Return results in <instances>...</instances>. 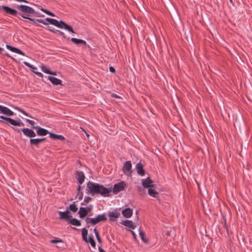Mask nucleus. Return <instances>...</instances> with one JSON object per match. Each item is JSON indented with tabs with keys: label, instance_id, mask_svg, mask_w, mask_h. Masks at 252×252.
I'll list each match as a JSON object with an SVG mask.
<instances>
[{
	"label": "nucleus",
	"instance_id": "nucleus-1",
	"mask_svg": "<svg viewBox=\"0 0 252 252\" xmlns=\"http://www.w3.org/2000/svg\"><path fill=\"white\" fill-rule=\"evenodd\" d=\"M17 8L19 11L23 13V15L20 13L19 14V15L23 18L28 19L32 21L34 24H36V22H38L45 25H47V23L42 19H34L29 17L30 16H32L35 14H36V16L37 17H40V15H37V14L36 13L35 10L30 6L25 5H19L17 6Z\"/></svg>",
	"mask_w": 252,
	"mask_h": 252
},
{
	"label": "nucleus",
	"instance_id": "nucleus-2",
	"mask_svg": "<svg viewBox=\"0 0 252 252\" xmlns=\"http://www.w3.org/2000/svg\"><path fill=\"white\" fill-rule=\"evenodd\" d=\"M87 190L92 195L100 194L103 196H107L111 192V189H107L101 185L89 181L87 184Z\"/></svg>",
	"mask_w": 252,
	"mask_h": 252
},
{
	"label": "nucleus",
	"instance_id": "nucleus-3",
	"mask_svg": "<svg viewBox=\"0 0 252 252\" xmlns=\"http://www.w3.org/2000/svg\"><path fill=\"white\" fill-rule=\"evenodd\" d=\"M106 219L105 215L103 214L97 215L95 218H87L85 220L87 223H91L93 225H95L100 221L106 220Z\"/></svg>",
	"mask_w": 252,
	"mask_h": 252
},
{
	"label": "nucleus",
	"instance_id": "nucleus-4",
	"mask_svg": "<svg viewBox=\"0 0 252 252\" xmlns=\"http://www.w3.org/2000/svg\"><path fill=\"white\" fill-rule=\"evenodd\" d=\"M131 167L132 165L130 161L125 162L122 169L124 173L127 176H130L132 173Z\"/></svg>",
	"mask_w": 252,
	"mask_h": 252
},
{
	"label": "nucleus",
	"instance_id": "nucleus-5",
	"mask_svg": "<svg viewBox=\"0 0 252 252\" xmlns=\"http://www.w3.org/2000/svg\"><path fill=\"white\" fill-rule=\"evenodd\" d=\"M142 185L144 188H154L155 185L153 182L149 177L146 179H142Z\"/></svg>",
	"mask_w": 252,
	"mask_h": 252
},
{
	"label": "nucleus",
	"instance_id": "nucleus-6",
	"mask_svg": "<svg viewBox=\"0 0 252 252\" xmlns=\"http://www.w3.org/2000/svg\"><path fill=\"white\" fill-rule=\"evenodd\" d=\"M121 214L117 210H114L111 212H109L108 214V216L109 218L110 221H116L117 219L119 218Z\"/></svg>",
	"mask_w": 252,
	"mask_h": 252
},
{
	"label": "nucleus",
	"instance_id": "nucleus-7",
	"mask_svg": "<svg viewBox=\"0 0 252 252\" xmlns=\"http://www.w3.org/2000/svg\"><path fill=\"white\" fill-rule=\"evenodd\" d=\"M69 213L70 212L68 210H66L65 212L59 211L58 214L60 215V219L69 221L72 218V217L69 215Z\"/></svg>",
	"mask_w": 252,
	"mask_h": 252
},
{
	"label": "nucleus",
	"instance_id": "nucleus-8",
	"mask_svg": "<svg viewBox=\"0 0 252 252\" xmlns=\"http://www.w3.org/2000/svg\"><path fill=\"white\" fill-rule=\"evenodd\" d=\"M125 186L126 185L123 182L115 184L113 189V192L117 193L118 192L123 190L125 187Z\"/></svg>",
	"mask_w": 252,
	"mask_h": 252
},
{
	"label": "nucleus",
	"instance_id": "nucleus-9",
	"mask_svg": "<svg viewBox=\"0 0 252 252\" xmlns=\"http://www.w3.org/2000/svg\"><path fill=\"white\" fill-rule=\"evenodd\" d=\"M0 113L8 116H12L14 115V112L8 108L0 105Z\"/></svg>",
	"mask_w": 252,
	"mask_h": 252
},
{
	"label": "nucleus",
	"instance_id": "nucleus-10",
	"mask_svg": "<svg viewBox=\"0 0 252 252\" xmlns=\"http://www.w3.org/2000/svg\"><path fill=\"white\" fill-rule=\"evenodd\" d=\"M32 128L37 129V134L39 136H45L49 133V131L47 129L39 126H32Z\"/></svg>",
	"mask_w": 252,
	"mask_h": 252
},
{
	"label": "nucleus",
	"instance_id": "nucleus-11",
	"mask_svg": "<svg viewBox=\"0 0 252 252\" xmlns=\"http://www.w3.org/2000/svg\"><path fill=\"white\" fill-rule=\"evenodd\" d=\"M22 131L24 134L28 137H34L36 136V133L32 129L28 128H23Z\"/></svg>",
	"mask_w": 252,
	"mask_h": 252
},
{
	"label": "nucleus",
	"instance_id": "nucleus-12",
	"mask_svg": "<svg viewBox=\"0 0 252 252\" xmlns=\"http://www.w3.org/2000/svg\"><path fill=\"white\" fill-rule=\"evenodd\" d=\"M1 8L4 10V11L6 13L11 14L13 16H16L18 13V12L17 10H16L14 9L11 8L7 6L2 5V6H1Z\"/></svg>",
	"mask_w": 252,
	"mask_h": 252
},
{
	"label": "nucleus",
	"instance_id": "nucleus-13",
	"mask_svg": "<svg viewBox=\"0 0 252 252\" xmlns=\"http://www.w3.org/2000/svg\"><path fill=\"white\" fill-rule=\"evenodd\" d=\"M123 225L126 226L130 229H134L136 227V223H134L130 220H123L122 223Z\"/></svg>",
	"mask_w": 252,
	"mask_h": 252
},
{
	"label": "nucleus",
	"instance_id": "nucleus-14",
	"mask_svg": "<svg viewBox=\"0 0 252 252\" xmlns=\"http://www.w3.org/2000/svg\"><path fill=\"white\" fill-rule=\"evenodd\" d=\"M136 169L138 174L144 176L145 173V170L143 168V164L141 162H138L136 165Z\"/></svg>",
	"mask_w": 252,
	"mask_h": 252
},
{
	"label": "nucleus",
	"instance_id": "nucleus-15",
	"mask_svg": "<svg viewBox=\"0 0 252 252\" xmlns=\"http://www.w3.org/2000/svg\"><path fill=\"white\" fill-rule=\"evenodd\" d=\"M76 178L80 185H81L84 181L85 175L82 172L77 171Z\"/></svg>",
	"mask_w": 252,
	"mask_h": 252
},
{
	"label": "nucleus",
	"instance_id": "nucleus-16",
	"mask_svg": "<svg viewBox=\"0 0 252 252\" xmlns=\"http://www.w3.org/2000/svg\"><path fill=\"white\" fill-rule=\"evenodd\" d=\"M122 213L125 217L129 218L131 217L133 211L130 208H127L123 210L122 212Z\"/></svg>",
	"mask_w": 252,
	"mask_h": 252
},
{
	"label": "nucleus",
	"instance_id": "nucleus-17",
	"mask_svg": "<svg viewBox=\"0 0 252 252\" xmlns=\"http://www.w3.org/2000/svg\"><path fill=\"white\" fill-rule=\"evenodd\" d=\"M6 47L7 49L10 50L11 51H12L13 52H14V53H17V54H20V55H22L23 56L25 55V53L23 51H22L21 50H20V49H19L17 48L12 47L9 45H6Z\"/></svg>",
	"mask_w": 252,
	"mask_h": 252
},
{
	"label": "nucleus",
	"instance_id": "nucleus-18",
	"mask_svg": "<svg viewBox=\"0 0 252 252\" xmlns=\"http://www.w3.org/2000/svg\"><path fill=\"white\" fill-rule=\"evenodd\" d=\"M45 20L49 23L50 24L54 25L58 28H62L61 26H60V21H58L55 19H51L50 18H46Z\"/></svg>",
	"mask_w": 252,
	"mask_h": 252
},
{
	"label": "nucleus",
	"instance_id": "nucleus-19",
	"mask_svg": "<svg viewBox=\"0 0 252 252\" xmlns=\"http://www.w3.org/2000/svg\"><path fill=\"white\" fill-rule=\"evenodd\" d=\"M60 26L62 27V28H60L61 29H64L72 33H75L71 26L67 25L65 23L62 21H60Z\"/></svg>",
	"mask_w": 252,
	"mask_h": 252
},
{
	"label": "nucleus",
	"instance_id": "nucleus-20",
	"mask_svg": "<svg viewBox=\"0 0 252 252\" xmlns=\"http://www.w3.org/2000/svg\"><path fill=\"white\" fill-rule=\"evenodd\" d=\"M88 213V211L87 210V208L84 207H80L79 209V211L78 214L79 215V217L81 218H84Z\"/></svg>",
	"mask_w": 252,
	"mask_h": 252
},
{
	"label": "nucleus",
	"instance_id": "nucleus-21",
	"mask_svg": "<svg viewBox=\"0 0 252 252\" xmlns=\"http://www.w3.org/2000/svg\"><path fill=\"white\" fill-rule=\"evenodd\" d=\"M48 79L55 85H61L62 84V81L56 77L49 76Z\"/></svg>",
	"mask_w": 252,
	"mask_h": 252
},
{
	"label": "nucleus",
	"instance_id": "nucleus-22",
	"mask_svg": "<svg viewBox=\"0 0 252 252\" xmlns=\"http://www.w3.org/2000/svg\"><path fill=\"white\" fill-rule=\"evenodd\" d=\"M11 125L14 126H24V124L20 119H19L17 121H15V120L12 119Z\"/></svg>",
	"mask_w": 252,
	"mask_h": 252
},
{
	"label": "nucleus",
	"instance_id": "nucleus-23",
	"mask_svg": "<svg viewBox=\"0 0 252 252\" xmlns=\"http://www.w3.org/2000/svg\"><path fill=\"white\" fill-rule=\"evenodd\" d=\"M50 137L53 139H59L60 140H64V138L61 135H57L52 133H50Z\"/></svg>",
	"mask_w": 252,
	"mask_h": 252
},
{
	"label": "nucleus",
	"instance_id": "nucleus-24",
	"mask_svg": "<svg viewBox=\"0 0 252 252\" xmlns=\"http://www.w3.org/2000/svg\"><path fill=\"white\" fill-rule=\"evenodd\" d=\"M153 188H150L148 189V194L152 197H156L157 195L158 194V192L155 189H153Z\"/></svg>",
	"mask_w": 252,
	"mask_h": 252
},
{
	"label": "nucleus",
	"instance_id": "nucleus-25",
	"mask_svg": "<svg viewBox=\"0 0 252 252\" xmlns=\"http://www.w3.org/2000/svg\"><path fill=\"white\" fill-rule=\"evenodd\" d=\"M69 221L72 225L75 226H80L81 224L80 221L75 218H71Z\"/></svg>",
	"mask_w": 252,
	"mask_h": 252
},
{
	"label": "nucleus",
	"instance_id": "nucleus-26",
	"mask_svg": "<svg viewBox=\"0 0 252 252\" xmlns=\"http://www.w3.org/2000/svg\"><path fill=\"white\" fill-rule=\"evenodd\" d=\"M71 40L72 42L76 44H86V42L85 40L77 39L76 38H72L71 39Z\"/></svg>",
	"mask_w": 252,
	"mask_h": 252
},
{
	"label": "nucleus",
	"instance_id": "nucleus-27",
	"mask_svg": "<svg viewBox=\"0 0 252 252\" xmlns=\"http://www.w3.org/2000/svg\"><path fill=\"white\" fill-rule=\"evenodd\" d=\"M86 242L90 243V244L93 247H95V242L94 239H93L92 236L89 237L88 239L87 240Z\"/></svg>",
	"mask_w": 252,
	"mask_h": 252
},
{
	"label": "nucleus",
	"instance_id": "nucleus-28",
	"mask_svg": "<svg viewBox=\"0 0 252 252\" xmlns=\"http://www.w3.org/2000/svg\"><path fill=\"white\" fill-rule=\"evenodd\" d=\"M69 209L70 210V211L74 213L77 212V211L78 210V208L77 207V206L76 205L75 202H73L72 204L70 205Z\"/></svg>",
	"mask_w": 252,
	"mask_h": 252
},
{
	"label": "nucleus",
	"instance_id": "nucleus-29",
	"mask_svg": "<svg viewBox=\"0 0 252 252\" xmlns=\"http://www.w3.org/2000/svg\"><path fill=\"white\" fill-rule=\"evenodd\" d=\"M30 144L31 145L38 146L39 144L38 139H31Z\"/></svg>",
	"mask_w": 252,
	"mask_h": 252
},
{
	"label": "nucleus",
	"instance_id": "nucleus-30",
	"mask_svg": "<svg viewBox=\"0 0 252 252\" xmlns=\"http://www.w3.org/2000/svg\"><path fill=\"white\" fill-rule=\"evenodd\" d=\"M24 64L26 65L27 66L30 67L31 69H32V71L34 72V71H35V70L37 69V67H35L34 66H33L30 63H28L27 62H24Z\"/></svg>",
	"mask_w": 252,
	"mask_h": 252
},
{
	"label": "nucleus",
	"instance_id": "nucleus-31",
	"mask_svg": "<svg viewBox=\"0 0 252 252\" xmlns=\"http://www.w3.org/2000/svg\"><path fill=\"white\" fill-rule=\"evenodd\" d=\"M41 69L42 71L45 73H47L48 74L51 73L49 69L44 65H42L41 66Z\"/></svg>",
	"mask_w": 252,
	"mask_h": 252
},
{
	"label": "nucleus",
	"instance_id": "nucleus-32",
	"mask_svg": "<svg viewBox=\"0 0 252 252\" xmlns=\"http://www.w3.org/2000/svg\"><path fill=\"white\" fill-rule=\"evenodd\" d=\"M94 231L95 233V236L96 237L97 240L99 243H101L102 241L101 238L99 235V233L96 228H94Z\"/></svg>",
	"mask_w": 252,
	"mask_h": 252
},
{
	"label": "nucleus",
	"instance_id": "nucleus-33",
	"mask_svg": "<svg viewBox=\"0 0 252 252\" xmlns=\"http://www.w3.org/2000/svg\"><path fill=\"white\" fill-rule=\"evenodd\" d=\"M139 235H140V237L141 238V239H142V240L144 242H146L147 241V240L145 239V235H144V233H143V232L141 230V228H139Z\"/></svg>",
	"mask_w": 252,
	"mask_h": 252
},
{
	"label": "nucleus",
	"instance_id": "nucleus-34",
	"mask_svg": "<svg viewBox=\"0 0 252 252\" xmlns=\"http://www.w3.org/2000/svg\"><path fill=\"white\" fill-rule=\"evenodd\" d=\"M0 118L7 121L10 125L12 120V119L4 117L3 116H0Z\"/></svg>",
	"mask_w": 252,
	"mask_h": 252
},
{
	"label": "nucleus",
	"instance_id": "nucleus-35",
	"mask_svg": "<svg viewBox=\"0 0 252 252\" xmlns=\"http://www.w3.org/2000/svg\"><path fill=\"white\" fill-rule=\"evenodd\" d=\"M92 199V198H91L90 197H85L84 200V202L82 203L81 204L82 205H85V203H89Z\"/></svg>",
	"mask_w": 252,
	"mask_h": 252
},
{
	"label": "nucleus",
	"instance_id": "nucleus-36",
	"mask_svg": "<svg viewBox=\"0 0 252 252\" xmlns=\"http://www.w3.org/2000/svg\"><path fill=\"white\" fill-rule=\"evenodd\" d=\"M41 10H42V11H43L44 13H45L46 14L50 15V16H55V15L51 12L50 11L46 10V9H43V8H41Z\"/></svg>",
	"mask_w": 252,
	"mask_h": 252
},
{
	"label": "nucleus",
	"instance_id": "nucleus-37",
	"mask_svg": "<svg viewBox=\"0 0 252 252\" xmlns=\"http://www.w3.org/2000/svg\"><path fill=\"white\" fill-rule=\"evenodd\" d=\"M83 197V193L82 192H78L76 198L78 199V200H81L82 199Z\"/></svg>",
	"mask_w": 252,
	"mask_h": 252
},
{
	"label": "nucleus",
	"instance_id": "nucleus-38",
	"mask_svg": "<svg viewBox=\"0 0 252 252\" xmlns=\"http://www.w3.org/2000/svg\"><path fill=\"white\" fill-rule=\"evenodd\" d=\"M17 110H18L19 111L22 112L23 114H24L25 116L30 117L31 118H32L31 116H30L27 113H26L25 111L23 110L22 109L19 108H16Z\"/></svg>",
	"mask_w": 252,
	"mask_h": 252
},
{
	"label": "nucleus",
	"instance_id": "nucleus-39",
	"mask_svg": "<svg viewBox=\"0 0 252 252\" xmlns=\"http://www.w3.org/2000/svg\"><path fill=\"white\" fill-rule=\"evenodd\" d=\"M87 234H88V230L85 228H83L82 229V236H87Z\"/></svg>",
	"mask_w": 252,
	"mask_h": 252
},
{
	"label": "nucleus",
	"instance_id": "nucleus-40",
	"mask_svg": "<svg viewBox=\"0 0 252 252\" xmlns=\"http://www.w3.org/2000/svg\"><path fill=\"white\" fill-rule=\"evenodd\" d=\"M26 121L29 123L30 124V125H32V126H34V125L35 124V122L32 121V120H31L30 119H26Z\"/></svg>",
	"mask_w": 252,
	"mask_h": 252
},
{
	"label": "nucleus",
	"instance_id": "nucleus-41",
	"mask_svg": "<svg viewBox=\"0 0 252 252\" xmlns=\"http://www.w3.org/2000/svg\"><path fill=\"white\" fill-rule=\"evenodd\" d=\"M52 243H57L58 242H62V240H56V239H54V240H51V241Z\"/></svg>",
	"mask_w": 252,
	"mask_h": 252
},
{
	"label": "nucleus",
	"instance_id": "nucleus-42",
	"mask_svg": "<svg viewBox=\"0 0 252 252\" xmlns=\"http://www.w3.org/2000/svg\"><path fill=\"white\" fill-rule=\"evenodd\" d=\"M55 32H59L61 35H63V37H65L64 33L59 30H55Z\"/></svg>",
	"mask_w": 252,
	"mask_h": 252
},
{
	"label": "nucleus",
	"instance_id": "nucleus-43",
	"mask_svg": "<svg viewBox=\"0 0 252 252\" xmlns=\"http://www.w3.org/2000/svg\"><path fill=\"white\" fill-rule=\"evenodd\" d=\"M34 73L36 74L39 77H42L43 75L41 72L34 71Z\"/></svg>",
	"mask_w": 252,
	"mask_h": 252
},
{
	"label": "nucleus",
	"instance_id": "nucleus-44",
	"mask_svg": "<svg viewBox=\"0 0 252 252\" xmlns=\"http://www.w3.org/2000/svg\"><path fill=\"white\" fill-rule=\"evenodd\" d=\"M109 70L110 71V72H111L112 73H114L115 72V68L112 66H110L109 67Z\"/></svg>",
	"mask_w": 252,
	"mask_h": 252
},
{
	"label": "nucleus",
	"instance_id": "nucleus-45",
	"mask_svg": "<svg viewBox=\"0 0 252 252\" xmlns=\"http://www.w3.org/2000/svg\"><path fill=\"white\" fill-rule=\"evenodd\" d=\"M86 208H87V210L88 211V213H89L92 210V209L93 208V206H88L87 207H86Z\"/></svg>",
	"mask_w": 252,
	"mask_h": 252
},
{
	"label": "nucleus",
	"instance_id": "nucleus-46",
	"mask_svg": "<svg viewBox=\"0 0 252 252\" xmlns=\"http://www.w3.org/2000/svg\"><path fill=\"white\" fill-rule=\"evenodd\" d=\"M13 129L15 131H16L17 132H18V133L20 132L21 130H22V129H19V128H14V127H13Z\"/></svg>",
	"mask_w": 252,
	"mask_h": 252
},
{
	"label": "nucleus",
	"instance_id": "nucleus-47",
	"mask_svg": "<svg viewBox=\"0 0 252 252\" xmlns=\"http://www.w3.org/2000/svg\"><path fill=\"white\" fill-rule=\"evenodd\" d=\"M130 231L131 233H132L134 238L135 239L136 235V234L135 233V232L132 230H130Z\"/></svg>",
	"mask_w": 252,
	"mask_h": 252
},
{
	"label": "nucleus",
	"instance_id": "nucleus-48",
	"mask_svg": "<svg viewBox=\"0 0 252 252\" xmlns=\"http://www.w3.org/2000/svg\"><path fill=\"white\" fill-rule=\"evenodd\" d=\"M46 139L45 138H40V139H38V140H39V143H40L41 142L44 141Z\"/></svg>",
	"mask_w": 252,
	"mask_h": 252
},
{
	"label": "nucleus",
	"instance_id": "nucleus-49",
	"mask_svg": "<svg viewBox=\"0 0 252 252\" xmlns=\"http://www.w3.org/2000/svg\"><path fill=\"white\" fill-rule=\"evenodd\" d=\"M83 240H84L85 242H87L88 238H87V236H82Z\"/></svg>",
	"mask_w": 252,
	"mask_h": 252
},
{
	"label": "nucleus",
	"instance_id": "nucleus-50",
	"mask_svg": "<svg viewBox=\"0 0 252 252\" xmlns=\"http://www.w3.org/2000/svg\"><path fill=\"white\" fill-rule=\"evenodd\" d=\"M50 73L49 74L53 75H57V72H51L50 71Z\"/></svg>",
	"mask_w": 252,
	"mask_h": 252
},
{
	"label": "nucleus",
	"instance_id": "nucleus-51",
	"mask_svg": "<svg viewBox=\"0 0 252 252\" xmlns=\"http://www.w3.org/2000/svg\"><path fill=\"white\" fill-rule=\"evenodd\" d=\"M112 96L116 98H119V96H118L116 94H112Z\"/></svg>",
	"mask_w": 252,
	"mask_h": 252
},
{
	"label": "nucleus",
	"instance_id": "nucleus-52",
	"mask_svg": "<svg viewBox=\"0 0 252 252\" xmlns=\"http://www.w3.org/2000/svg\"><path fill=\"white\" fill-rule=\"evenodd\" d=\"M81 189V186H80V185L79 186L78 188V192H80V190Z\"/></svg>",
	"mask_w": 252,
	"mask_h": 252
},
{
	"label": "nucleus",
	"instance_id": "nucleus-53",
	"mask_svg": "<svg viewBox=\"0 0 252 252\" xmlns=\"http://www.w3.org/2000/svg\"><path fill=\"white\" fill-rule=\"evenodd\" d=\"M99 252H105L102 249L99 248Z\"/></svg>",
	"mask_w": 252,
	"mask_h": 252
},
{
	"label": "nucleus",
	"instance_id": "nucleus-54",
	"mask_svg": "<svg viewBox=\"0 0 252 252\" xmlns=\"http://www.w3.org/2000/svg\"><path fill=\"white\" fill-rule=\"evenodd\" d=\"M48 30H50L51 31L53 32H55V31H54V30H51V28H48Z\"/></svg>",
	"mask_w": 252,
	"mask_h": 252
},
{
	"label": "nucleus",
	"instance_id": "nucleus-55",
	"mask_svg": "<svg viewBox=\"0 0 252 252\" xmlns=\"http://www.w3.org/2000/svg\"><path fill=\"white\" fill-rule=\"evenodd\" d=\"M3 50V48H2L0 47V51H2Z\"/></svg>",
	"mask_w": 252,
	"mask_h": 252
},
{
	"label": "nucleus",
	"instance_id": "nucleus-56",
	"mask_svg": "<svg viewBox=\"0 0 252 252\" xmlns=\"http://www.w3.org/2000/svg\"><path fill=\"white\" fill-rule=\"evenodd\" d=\"M86 134L87 136L88 137H89V134L88 133H86Z\"/></svg>",
	"mask_w": 252,
	"mask_h": 252
},
{
	"label": "nucleus",
	"instance_id": "nucleus-57",
	"mask_svg": "<svg viewBox=\"0 0 252 252\" xmlns=\"http://www.w3.org/2000/svg\"><path fill=\"white\" fill-rule=\"evenodd\" d=\"M24 2H25V3H29V2L28 1H27V0H25V1H24Z\"/></svg>",
	"mask_w": 252,
	"mask_h": 252
},
{
	"label": "nucleus",
	"instance_id": "nucleus-58",
	"mask_svg": "<svg viewBox=\"0 0 252 252\" xmlns=\"http://www.w3.org/2000/svg\"><path fill=\"white\" fill-rule=\"evenodd\" d=\"M230 1L231 2H232V0H230Z\"/></svg>",
	"mask_w": 252,
	"mask_h": 252
},
{
	"label": "nucleus",
	"instance_id": "nucleus-59",
	"mask_svg": "<svg viewBox=\"0 0 252 252\" xmlns=\"http://www.w3.org/2000/svg\"><path fill=\"white\" fill-rule=\"evenodd\" d=\"M72 228H73V229H76V228H74V227H73Z\"/></svg>",
	"mask_w": 252,
	"mask_h": 252
}]
</instances>
